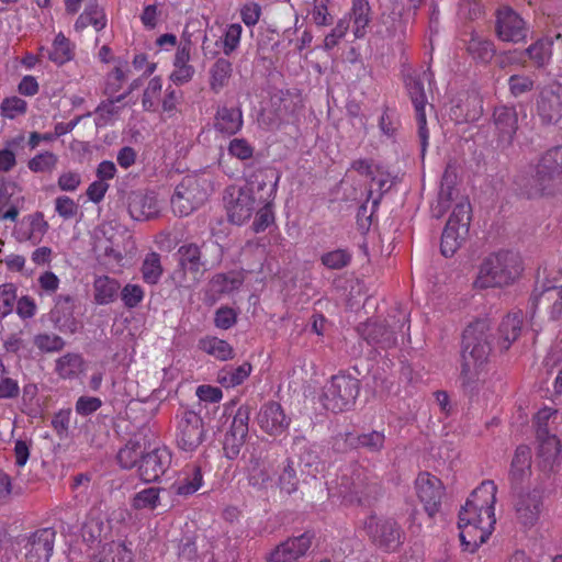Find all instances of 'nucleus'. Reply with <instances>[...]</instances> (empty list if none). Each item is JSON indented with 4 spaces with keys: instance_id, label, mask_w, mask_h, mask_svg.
<instances>
[{
    "instance_id": "61",
    "label": "nucleus",
    "mask_w": 562,
    "mask_h": 562,
    "mask_svg": "<svg viewBox=\"0 0 562 562\" xmlns=\"http://www.w3.org/2000/svg\"><path fill=\"white\" fill-rule=\"evenodd\" d=\"M238 319V312L228 306L223 305L214 313V326L220 329L227 330L236 325Z\"/></svg>"
},
{
    "instance_id": "10",
    "label": "nucleus",
    "mask_w": 562,
    "mask_h": 562,
    "mask_svg": "<svg viewBox=\"0 0 562 562\" xmlns=\"http://www.w3.org/2000/svg\"><path fill=\"white\" fill-rule=\"evenodd\" d=\"M363 528L371 542L385 552H394L403 543L404 532L392 518L380 519L370 515L364 520Z\"/></svg>"
},
{
    "instance_id": "7",
    "label": "nucleus",
    "mask_w": 562,
    "mask_h": 562,
    "mask_svg": "<svg viewBox=\"0 0 562 562\" xmlns=\"http://www.w3.org/2000/svg\"><path fill=\"white\" fill-rule=\"evenodd\" d=\"M472 207L467 198L456 203L441 234L440 252L443 257H452L465 241L470 232Z\"/></svg>"
},
{
    "instance_id": "60",
    "label": "nucleus",
    "mask_w": 562,
    "mask_h": 562,
    "mask_svg": "<svg viewBox=\"0 0 562 562\" xmlns=\"http://www.w3.org/2000/svg\"><path fill=\"white\" fill-rule=\"evenodd\" d=\"M30 220V234L27 239L34 245L38 244L43 236L47 233L49 225L44 218L42 212H35L29 216Z\"/></svg>"
},
{
    "instance_id": "15",
    "label": "nucleus",
    "mask_w": 562,
    "mask_h": 562,
    "mask_svg": "<svg viewBox=\"0 0 562 562\" xmlns=\"http://www.w3.org/2000/svg\"><path fill=\"white\" fill-rule=\"evenodd\" d=\"M537 114L543 125L562 120V83L552 81L540 88L536 99Z\"/></svg>"
},
{
    "instance_id": "30",
    "label": "nucleus",
    "mask_w": 562,
    "mask_h": 562,
    "mask_svg": "<svg viewBox=\"0 0 562 562\" xmlns=\"http://www.w3.org/2000/svg\"><path fill=\"white\" fill-rule=\"evenodd\" d=\"M243 127V113L239 108L221 106L215 114L214 128L227 136L237 134Z\"/></svg>"
},
{
    "instance_id": "24",
    "label": "nucleus",
    "mask_w": 562,
    "mask_h": 562,
    "mask_svg": "<svg viewBox=\"0 0 562 562\" xmlns=\"http://www.w3.org/2000/svg\"><path fill=\"white\" fill-rule=\"evenodd\" d=\"M127 211L138 222L149 221L158 216L157 195L150 190H134L127 195Z\"/></svg>"
},
{
    "instance_id": "3",
    "label": "nucleus",
    "mask_w": 562,
    "mask_h": 562,
    "mask_svg": "<svg viewBox=\"0 0 562 562\" xmlns=\"http://www.w3.org/2000/svg\"><path fill=\"white\" fill-rule=\"evenodd\" d=\"M328 497L340 499L345 506L370 507L382 495V486L371 481L363 469L357 468L340 475L335 487H328Z\"/></svg>"
},
{
    "instance_id": "22",
    "label": "nucleus",
    "mask_w": 562,
    "mask_h": 562,
    "mask_svg": "<svg viewBox=\"0 0 562 562\" xmlns=\"http://www.w3.org/2000/svg\"><path fill=\"white\" fill-rule=\"evenodd\" d=\"M171 464V453L166 448H155L143 453L138 463V473L146 483L157 482Z\"/></svg>"
},
{
    "instance_id": "4",
    "label": "nucleus",
    "mask_w": 562,
    "mask_h": 562,
    "mask_svg": "<svg viewBox=\"0 0 562 562\" xmlns=\"http://www.w3.org/2000/svg\"><path fill=\"white\" fill-rule=\"evenodd\" d=\"M522 271V261L517 252L499 250L482 261L474 284L481 289L507 286L513 284Z\"/></svg>"
},
{
    "instance_id": "36",
    "label": "nucleus",
    "mask_w": 562,
    "mask_h": 562,
    "mask_svg": "<svg viewBox=\"0 0 562 562\" xmlns=\"http://www.w3.org/2000/svg\"><path fill=\"white\" fill-rule=\"evenodd\" d=\"M522 319L519 314H508L498 326V339L502 350H508L510 345L519 337Z\"/></svg>"
},
{
    "instance_id": "53",
    "label": "nucleus",
    "mask_w": 562,
    "mask_h": 562,
    "mask_svg": "<svg viewBox=\"0 0 562 562\" xmlns=\"http://www.w3.org/2000/svg\"><path fill=\"white\" fill-rule=\"evenodd\" d=\"M241 31L243 29L240 24L233 23L227 26L224 35L216 42L217 46L221 45L223 47V52L226 56H229L238 47Z\"/></svg>"
},
{
    "instance_id": "29",
    "label": "nucleus",
    "mask_w": 562,
    "mask_h": 562,
    "mask_svg": "<svg viewBox=\"0 0 562 562\" xmlns=\"http://www.w3.org/2000/svg\"><path fill=\"white\" fill-rule=\"evenodd\" d=\"M551 45L552 44L548 41L539 40L520 52L519 57H516L517 50L504 53L501 55V66H504L506 61H521L524 57L527 56L536 68H543L551 58Z\"/></svg>"
},
{
    "instance_id": "62",
    "label": "nucleus",
    "mask_w": 562,
    "mask_h": 562,
    "mask_svg": "<svg viewBox=\"0 0 562 562\" xmlns=\"http://www.w3.org/2000/svg\"><path fill=\"white\" fill-rule=\"evenodd\" d=\"M251 409L249 404H241L233 416L229 429L236 430L237 434L248 435Z\"/></svg>"
},
{
    "instance_id": "6",
    "label": "nucleus",
    "mask_w": 562,
    "mask_h": 562,
    "mask_svg": "<svg viewBox=\"0 0 562 562\" xmlns=\"http://www.w3.org/2000/svg\"><path fill=\"white\" fill-rule=\"evenodd\" d=\"M497 486L493 481H484L468 497L458 517V528L473 525H486L493 528L496 522L494 504Z\"/></svg>"
},
{
    "instance_id": "39",
    "label": "nucleus",
    "mask_w": 562,
    "mask_h": 562,
    "mask_svg": "<svg viewBox=\"0 0 562 562\" xmlns=\"http://www.w3.org/2000/svg\"><path fill=\"white\" fill-rule=\"evenodd\" d=\"M467 50L476 61L487 64L496 54L493 41L472 34L467 44Z\"/></svg>"
},
{
    "instance_id": "63",
    "label": "nucleus",
    "mask_w": 562,
    "mask_h": 562,
    "mask_svg": "<svg viewBox=\"0 0 562 562\" xmlns=\"http://www.w3.org/2000/svg\"><path fill=\"white\" fill-rule=\"evenodd\" d=\"M16 300V288L12 283L0 285V319L9 315Z\"/></svg>"
},
{
    "instance_id": "5",
    "label": "nucleus",
    "mask_w": 562,
    "mask_h": 562,
    "mask_svg": "<svg viewBox=\"0 0 562 562\" xmlns=\"http://www.w3.org/2000/svg\"><path fill=\"white\" fill-rule=\"evenodd\" d=\"M562 184V145L548 149L520 189L527 199L554 194Z\"/></svg>"
},
{
    "instance_id": "32",
    "label": "nucleus",
    "mask_w": 562,
    "mask_h": 562,
    "mask_svg": "<svg viewBox=\"0 0 562 562\" xmlns=\"http://www.w3.org/2000/svg\"><path fill=\"white\" fill-rule=\"evenodd\" d=\"M203 483V475L199 465H188L183 471V476L170 486L171 491L179 496H190L194 494Z\"/></svg>"
},
{
    "instance_id": "43",
    "label": "nucleus",
    "mask_w": 562,
    "mask_h": 562,
    "mask_svg": "<svg viewBox=\"0 0 562 562\" xmlns=\"http://www.w3.org/2000/svg\"><path fill=\"white\" fill-rule=\"evenodd\" d=\"M274 201L258 202V207L256 209L255 218L251 224L254 233H262L274 225Z\"/></svg>"
},
{
    "instance_id": "33",
    "label": "nucleus",
    "mask_w": 562,
    "mask_h": 562,
    "mask_svg": "<svg viewBox=\"0 0 562 562\" xmlns=\"http://www.w3.org/2000/svg\"><path fill=\"white\" fill-rule=\"evenodd\" d=\"M89 562H134V554L124 543H104L90 557Z\"/></svg>"
},
{
    "instance_id": "1",
    "label": "nucleus",
    "mask_w": 562,
    "mask_h": 562,
    "mask_svg": "<svg viewBox=\"0 0 562 562\" xmlns=\"http://www.w3.org/2000/svg\"><path fill=\"white\" fill-rule=\"evenodd\" d=\"M493 339L487 318H477L463 330L460 380L470 398L480 392V374L488 362Z\"/></svg>"
},
{
    "instance_id": "18",
    "label": "nucleus",
    "mask_w": 562,
    "mask_h": 562,
    "mask_svg": "<svg viewBox=\"0 0 562 562\" xmlns=\"http://www.w3.org/2000/svg\"><path fill=\"white\" fill-rule=\"evenodd\" d=\"M256 422L263 432L278 437L289 429L292 419L285 414L280 403L268 401L261 405L256 415Z\"/></svg>"
},
{
    "instance_id": "44",
    "label": "nucleus",
    "mask_w": 562,
    "mask_h": 562,
    "mask_svg": "<svg viewBox=\"0 0 562 562\" xmlns=\"http://www.w3.org/2000/svg\"><path fill=\"white\" fill-rule=\"evenodd\" d=\"M243 283V280L234 273H215L209 281L210 291L214 294H229L237 290Z\"/></svg>"
},
{
    "instance_id": "21",
    "label": "nucleus",
    "mask_w": 562,
    "mask_h": 562,
    "mask_svg": "<svg viewBox=\"0 0 562 562\" xmlns=\"http://www.w3.org/2000/svg\"><path fill=\"white\" fill-rule=\"evenodd\" d=\"M543 506L542 491L533 488L527 493L518 492L515 502L517 521L526 529L533 527L540 517Z\"/></svg>"
},
{
    "instance_id": "35",
    "label": "nucleus",
    "mask_w": 562,
    "mask_h": 562,
    "mask_svg": "<svg viewBox=\"0 0 562 562\" xmlns=\"http://www.w3.org/2000/svg\"><path fill=\"white\" fill-rule=\"evenodd\" d=\"M94 302L99 305H106L119 297L121 284L116 279L108 276L95 278L93 282Z\"/></svg>"
},
{
    "instance_id": "27",
    "label": "nucleus",
    "mask_w": 562,
    "mask_h": 562,
    "mask_svg": "<svg viewBox=\"0 0 562 562\" xmlns=\"http://www.w3.org/2000/svg\"><path fill=\"white\" fill-rule=\"evenodd\" d=\"M344 443L346 448L363 450L367 453L380 454L386 447L384 429L363 430L362 432H345Z\"/></svg>"
},
{
    "instance_id": "11",
    "label": "nucleus",
    "mask_w": 562,
    "mask_h": 562,
    "mask_svg": "<svg viewBox=\"0 0 562 562\" xmlns=\"http://www.w3.org/2000/svg\"><path fill=\"white\" fill-rule=\"evenodd\" d=\"M176 442L186 452L195 451L206 438V429L200 413L186 409L177 416Z\"/></svg>"
},
{
    "instance_id": "2",
    "label": "nucleus",
    "mask_w": 562,
    "mask_h": 562,
    "mask_svg": "<svg viewBox=\"0 0 562 562\" xmlns=\"http://www.w3.org/2000/svg\"><path fill=\"white\" fill-rule=\"evenodd\" d=\"M177 267L172 279L183 286L187 280L200 283L205 273L217 268L223 259L222 246L213 240L201 244L186 241L175 252Z\"/></svg>"
},
{
    "instance_id": "37",
    "label": "nucleus",
    "mask_w": 562,
    "mask_h": 562,
    "mask_svg": "<svg viewBox=\"0 0 562 562\" xmlns=\"http://www.w3.org/2000/svg\"><path fill=\"white\" fill-rule=\"evenodd\" d=\"M233 75V65L226 58H217L210 68V89L218 93L224 87L228 86Z\"/></svg>"
},
{
    "instance_id": "45",
    "label": "nucleus",
    "mask_w": 562,
    "mask_h": 562,
    "mask_svg": "<svg viewBox=\"0 0 562 562\" xmlns=\"http://www.w3.org/2000/svg\"><path fill=\"white\" fill-rule=\"evenodd\" d=\"M251 369L249 362H244L236 368L229 367L220 371L217 380L225 387H234L241 384L249 376Z\"/></svg>"
},
{
    "instance_id": "23",
    "label": "nucleus",
    "mask_w": 562,
    "mask_h": 562,
    "mask_svg": "<svg viewBox=\"0 0 562 562\" xmlns=\"http://www.w3.org/2000/svg\"><path fill=\"white\" fill-rule=\"evenodd\" d=\"M538 451L537 460L539 469L544 473L555 471L560 465L561 442L555 435H549L547 427L537 430Z\"/></svg>"
},
{
    "instance_id": "9",
    "label": "nucleus",
    "mask_w": 562,
    "mask_h": 562,
    "mask_svg": "<svg viewBox=\"0 0 562 562\" xmlns=\"http://www.w3.org/2000/svg\"><path fill=\"white\" fill-rule=\"evenodd\" d=\"M281 176V171L272 166L254 168L252 164L246 165L244 168L246 181L244 188L252 196H256L258 202H272L276 199Z\"/></svg>"
},
{
    "instance_id": "17",
    "label": "nucleus",
    "mask_w": 562,
    "mask_h": 562,
    "mask_svg": "<svg viewBox=\"0 0 562 562\" xmlns=\"http://www.w3.org/2000/svg\"><path fill=\"white\" fill-rule=\"evenodd\" d=\"M495 33L503 42L519 43L527 38L528 29L524 19L513 8L502 5L495 13Z\"/></svg>"
},
{
    "instance_id": "20",
    "label": "nucleus",
    "mask_w": 562,
    "mask_h": 562,
    "mask_svg": "<svg viewBox=\"0 0 562 562\" xmlns=\"http://www.w3.org/2000/svg\"><path fill=\"white\" fill-rule=\"evenodd\" d=\"M314 537L313 531H305L300 536L288 538L268 554L267 562H296L306 554Z\"/></svg>"
},
{
    "instance_id": "56",
    "label": "nucleus",
    "mask_w": 562,
    "mask_h": 562,
    "mask_svg": "<svg viewBox=\"0 0 562 562\" xmlns=\"http://www.w3.org/2000/svg\"><path fill=\"white\" fill-rule=\"evenodd\" d=\"M198 536L193 532L184 533L178 540V557L183 561H194L199 557L198 546H196Z\"/></svg>"
},
{
    "instance_id": "16",
    "label": "nucleus",
    "mask_w": 562,
    "mask_h": 562,
    "mask_svg": "<svg viewBox=\"0 0 562 562\" xmlns=\"http://www.w3.org/2000/svg\"><path fill=\"white\" fill-rule=\"evenodd\" d=\"M56 531L54 528H40L20 539L25 550L26 562H49L54 552Z\"/></svg>"
},
{
    "instance_id": "26",
    "label": "nucleus",
    "mask_w": 562,
    "mask_h": 562,
    "mask_svg": "<svg viewBox=\"0 0 562 562\" xmlns=\"http://www.w3.org/2000/svg\"><path fill=\"white\" fill-rule=\"evenodd\" d=\"M494 125L497 131V144L502 148L509 147L518 130V113L515 106H496L493 113Z\"/></svg>"
},
{
    "instance_id": "54",
    "label": "nucleus",
    "mask_w": 562,
    "mask_h": 562,
    "mask_svg": "<svg viewBox=\"0 0 562 562\" xmlns=\"http://www.w3.org/2000/svg\"><path fill=\"white\" fill-rule=\"evenodd\" d=\"M119 296L127 310H133L142 303L145 292L139 284L127 283L120 290Z\"/></svg>"
},
{
    "instance_id": "47",
    "label": "nucleus",
    "mask_w": 562,
    "mask_h": 562,
    "mask_svg": "<svg viewBox=\"0 0 562 562\" xmlns=\"http://www.w3.org/2000/svg\"><path fill=\"white\" fill-rule=\"evenodd\" d=\"M140 271L143 280L147 284H157L164 272L160 255L154 251L147 254L143 261Z\"/></svg>"
},
{
    "instance_id": "12",
    "label": "nucleus",
    "mask_w": 562,
    "mask_h": 562,
    "mask_svg": "<svg viewBox=\"0 0 562 562\" xmlns=\"http://www.w3.org/2000/svg\"><path fill=\"white\" fill-rule=\"evenodd\" d=\"M207 193L195 178H184L175 189L171 196V207L175 214L188 216L202 206L207 200Z\"/></svg>"
},
{
    "instance_id": "57",
    "label": "nucleus",
    "mask_w": 562,
    "mask_h": 562,
    "mask_svg": "<svg viewBox=\"0 0 562 562\" xmlns=\"http://www.w3.org/2000/svg\"><path fill=\"white\" fill-rule=\"evenodd\" d=\"M71 417V408L59 409L52 417L50 426L60 440L67 439L69 437Z\"/></svg>"
},
{
    "instance_id": "28",
    "label": "nucleus",
    "mask_w": 562,
    "mask_h": 562,
    "mask_svg": "<svg viewBox=\"0 0 562 562\" xmlns=\"http://www.w3.org/2000/svg\"><path fill=\"white\" fill-rule=\"evenodd\" d=\"M532 452L527 445H519L513 456L508 479L513 491L521 490L522 484L531 476Z\"/></svg>"
},
{
    "instance_id": "42",
    "label": "nucleus",
    "mask_w": 562,
    "mask_h": 562,
    "mask_svg": "<svg viewBox=\"0 0 562 562\" xmlns=\"http://www.w3.org/2000/svg\"><path fill=\"white\" fill-rule=\"evenodd\" d=\"M370 4L368 0H353L352 2V20H353V34L356 38L364 37L367 26L369 25L370 18Z\"/></svg>"
},
{
    "instance_id": "48",
    "label": "nucleus",
    "mask_w": 562,
    "mask_h": 562,
    "mask_svg": "<svg viewBox=\"0 0 562 562\" xmlns=\"http://www.w3.org/2000/svg\"><path fill=\"white\" fill-rule=\"evenodd\" d=\"M160 491L159 487H147L137 492L131 501L132 508L135 510L156 509L160 503Z\"/></svg>"
},
{
    "instance_id": "40",
    "label": "nucleus",
    "mask_w": 562,
    "mask_h": 562,
    "mask_svg": "<svg viewBox=\"0 0 562 562\" xmlns=\"http://www.w3.org/2000/svg\"><path fill=\"white\" fill-rule=\"evenodd\" d=\"M199 348L222 361L234 358L233 347L226 340L215 336L201 338L199 340Z\"/></svg>"
},
{
    "instance_id": "14",
    "label": "nucleus",
    "mask_w": 562,
    "mask_h": 562,
    "mask_svg": "<svg viewBox=\"0 0 562 562\" xmlns=\"http://www.w3.org/2000/svg\"><path fill=\"white\" fill-rule=\"evenodd\" d=\"M76 297L71 294H58L47 318L54 328L65 335H74L82 328V323L75 316Z\"/></svg>"
},
{
    "instance_id": "13",
    "label": "nucleus",
    "mask_w": 562,
    "mask_h": 562,
    "mask_svg": "<svg viewBox=\"0 0 562 562\" xmlns=\"http://www.w3.org/2000/svg\"><path fill=\"white\" fill-rule=\"evenodd\" d=\"M223 201L227 220L234 225H243L249 221L258 207V200L244 187H231L224 191Z\"/></svg>"
},
{
    "instance_id": "38",
    "label": "nucleus",
    "mask_w": 562,
    "mask_h": 562,
    "mask_svg": "<svg viewBox=\"0 0 562 562\" xmlns=\"http://www.w3.org/2000/svg\"><path fill=\"white\" fill-rule=\"evenodd\" d=\"M300 479L295 462L291 458H286L280 465L278 476V486L281 493L292 495L299 490Z\"/></svg>"
},
{
    "instance_id": "46",
    "label": "nucleus",
    "mask_w": 562,
    "mask_h": 562,
    "mask_svg": "<svg viewBox=\"0 0 562 562\" xmlns=\"http://www.w3.org/2000/svg\"><path fill=\"white\" fill-rule=\"evenodd\" d=\"M143 453L140 442L130 439L126 445L119 450L116 461L122 469L131 470L136 465L138 467Z\"/></svg>"
},
{
    "instance_id": "64",
    "label": "nucleus",
    "mask_w": 562,
    "mask_h": 562,
    "mask_svg": "<svg viewBox=\"0 0 562 562\" xmlns=\"http://www.w3.org/2000/svg\"><path fill=\"white\" fill-rule=\"evenodd\" d=\"M26 110V101L19 97L5 98L0 105L1 115L10 120H13L18 114H24Z\"/></svg>"
},
{
    "instance_id": "31",
    "label": "nucleus",
    "mask_w": 562,
    "mask_h": 562,
    "mask_svg": "<svg viewBox=\"0 0 562 562\" xmlns=\"http://www.w3.org/2000/svg\"><path fill=\"white\" fill-rule=\"evenodd\" d=\"M293 450L297 452L299 465L306 468L308 474L318 471L321 457L319 447L316 443H311L304 436H296L293 439Z\"/></svg>"
},
{
    "instance_id": "41",
    "label": "nucleus",
    "mask_w": 562,
    "mask_h": 562,
    "mask_svg": "<svg viewBox=\"0 0 562 562\" xmlns=\"http://www.w3.org/2000/svg\"><path fill=\"white\" fill-rule=\"evenodd\" d=\"M83 364L80 353L68 352L56 360L55 370L63 379H74L82 371Z\"/></svg>"
},
{
    "instance_id": "49",
    "label": "nucleus",
    "mask_w": 562,
    "mask_h": 562,
    "mask_svg": "<svg viewBox=\"0 0 562 562\" xmlns=\"http://www.w3.org/2000/svg\"><path fill=\"white\" fill-rule=\"evenodd\" d=\"M48 58L59 66L74 58L71 43L63 33L56 35L53 49L48 53Z\"/></svg>"
},
{
    "instance_id": "51",
    "label": "nucleus",
    "mask_w": 562,
    "mask_h": 562,
    "mask_svg": "<svg viewBox=\"0 0 562 562\" xmlns=\"http://www.w3.org/2000/svg\"><path fill=\"white\" fill-rule=\"evenodd\" d=\"M33 342L40 351L45 353L58 352L66 346V341L63 337L46 333L35 335Z\"/></svg>"
},
{
    "instance_id": "55",
    "label": "nucleus",
    "mask_w": 562,
    "mask_h": 562,
    "mask_svg": "<svg viewBox=\"0 0 562 562\" xmlns=\"http://www.w3.org/2000/svg\"><path fill=\"white\" fill-rule=\"evenodd\" d=\"M351 254L345 249H336L321 256V262L331 270H340L351 262Z\"/></svg>"
},
{
    "instance_id": "50",
    "label": "nucleus",
    "mask_w": 562,
    "mask_h": 562,
    "mask_svg": "<svg viewBox=\"0 0 562 562\" xmlns=\"http://www.w3.org/2000/svg\"><path fill=\"white\" fill-rule=\"evenodd\" d=\"M248 435L237 434L236 430L228 429L224 436L223 451L227 459L235 460L244 445L246 443Z\"/></svg>"
},
{
    "instance_id": "59",
    "label": "nucleus",
    "mask_w": 562,
    "mask_h": 562,
    "mask_svg": "<svg viewBox=\"0 0 562 562\" xmlns=\"http://www.w3.org/2000/svg\"><path fill=\"white\" fill-rule=\"evenodd\" d=\"M237 551L234 546H231L227 538L218 540L213 546L212 557L210 562H236Z\"/></svg>"
},
{
    "instance_id": "52",
    "label": "nucleus",
    "mask_w": 562,
    "mask_h": 562,
    "mask_svg": "<svg viewBox=\"0 0 562 562\" xmlns=\"http://www.w3.org/2000/svg\"><path fill=\"white\" fill-rule=\"evenodd\" d=\"M456 188H449L440 186L436 203L431 205V216L439 220L441 218L451 206V202L454 201Z\"/></svg>"
},
{
    "instance_id": "34",
    "label": "nucleus",
    "mask_w": 562,
    "mask_h": 562,
    "mask_svg": "<svg viewBox=\"0 0 562 562\" xmlns=\"http://www.w3.org/2000/svg\"><path fill=\"white\" fill-rule=\"evenodd\" d=\"M459 529L461 546L463 547V550L471 553L475 552L491 536V528L485 525H473Z\"/></svg>"
},
{
    "instance_id": "58",
    "label": "nucleus",
    "mask_w": 562,
    "mask_h": 562,
    "mask_svg": "<svg viewBox=\"0 0 562 562\" xmlns=\"http://www.w3.org/2000/svg\"><path fill=\"white\" fill-rule=\"evenodd\" d=\"M58 161V157L52 151H44L35 155L27 162V167L33 172L52 171Z\"/></svg>"
},
{
    "instance_id": "25",
    "label": "nucleus",
    "mask_w": 562,
    "mask_h": 562,
    "mask_svg": "<svg viewBox=\"0 0 562 562\" xmlns=\"http://www.w3.org/2000/svg\"><path fill=\"white\" fill-rule=\"evenodd\" d=\"M357 333L376 349L387 350L394 348L397 344L396 333L390 326L376 321H368L357 326Z\"/></svg>"
},
{
    "instance_id": "19",
    "label": "nucleus",
    "mask_w": 562,
    "mask_h": 562,
    "mask_svg": "<svg viewBox=\"0 0 562 562\" xmlns=\"http://www.w3.org/2000/svg\"><path fill=\"white\" fill-rule=\"evenodd\" d=\"M415 486L419 501L429 517H434L440 509L441 499L445 493L442 482L428 472L419 473Z\"/></svg>"
},
{
    "instance_id": "8",
    "label": "nucleus",
    "mask_w": 562,
    "mask_h": 562,
    "mask_svg": "<svg viewBox=\"0 0 562 562\" xmlns=\"http://www.w3.org/2000/svg\"><path fill=\"white\" fill-rule=\"evenodd\" d=\"M360 392V380L350 372H339L331 376L322 396L327 411L341 413L351 409Z\"/></svg>"
}]
</instances>
